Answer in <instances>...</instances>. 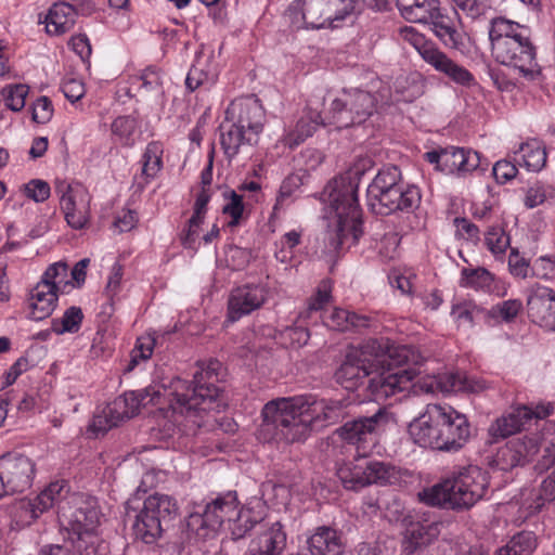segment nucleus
Returning <instances> with one entry per match:
<instances>
[{"instance_id":"obj_1","label":"nucleus","mask_w":555,"mask_h":555,"mask_svg":"<svg viewBox=\"0 0 555 555\" xmlns=\"http://www.w3.org/2000/svg\"><path fill=\"white\" fill-rule=\"evenodd\" d=\"M215 364L218 362L196 372L193 385L178 377L171 380L169 388L155 385L125 392L93 417L92 429L104 434L120 422L137 415L141 406L160 404L162 399H166L169 403L166 411L169 422L182 427L185 434H196L197 429L208 424L209 413L219 408V388L214 384L217 376L212 378Z\"/></svg>"},{"instance_id":"obj_2","label":"nucleus","mask_w":555,"mask_h":555,"mask_svg":"<svg viewBox=\"0 0 555 555\" xmlns=\"http://www.w3.org/2000/svg\"><path fill=\"white\" fill-rule=\"evenodd\" d=\"M344 408L340 400L318 398L312 393L276 398L262 408L261 430L269 440L301 442L312 430L336 423Z\"/></svg>"},{"instance_id":"obj_3","label":"nucleus","mask_w":555,"mask_h":555,"mask_svg":"<svg viewBox=\"0 0 555 555\" xmlns=\"http://www.w3.org/2000/svg\"><path fill=\"white\" fill-rule=\"evenodd\" d=\"M414 443L436 451L456 452L470 438V423L465 414L442 403H428L409 425Z\"/></svg>"},{"instance_id":"obj_4","label":"nucleus","mask_w":555,"mask_h":555,"mask_svg":"<svg viewBox=\"0 0 555 555\" xmlns=\"http://www.w3.org/2000/svg\"><path fill=\"white\" fill-rule=\"evenodd\" d=\"M494 60L527 81H538L542 68L537 62V48L529 27L505 17H494L488 28Z\"/></svg>"},{"instance_id":"obj_5","label":"nucleus","mask_w":555,"mask_h":555,"mask_svg":"<svg viewBox=\"0 0 555 555\" xmlns=\"http://www.w3.org/2000/svg\"><path fill=\"white\" fill-rule=\"evenodd\" d=\"M322 196L333 249L357 244L363 234L358 185L349 177L335 178Z\"/></svg>"},{"instance_id":"obj_6","label":"nucleus","mask_w":555,"mask_h":555,"mask_svg":"<svg viewBox=\"0 0 555 555\" xmlns=\"http://www.w3.org/2000/svg\"><path fill=\"white\" fill-rule=\"evenodd\" d=\"M487 472L468 465L420 492L422 502L448 511L464 512L481 501L488 491Z\"/></svg>"},{"instance_id":"obj_7","label":"nucleus","mask_w":555,"mask_h":555,"mask_svg":"<svg viewBox=\"0 0 555 555\" xmlns=\"http://www.w3.org/2000/svg\"><path fill=\"white\" fill-rule=\"evenodd\" d=\"M67 504L59 511L60 524L68 533L66 542H70L79 552L86 551L87 555L105 552L107 547L98 534V501L94 498L76 495Z\"/></svg>"},{"instance_id":"obj_8","label":"nucleus","mask_w":555,"mask_h":555,"mask_svg":"<svg viewBox=\"0 0 555 555\" xmlns=\"http://www.w3.org/2000/svg\"><path fill=\"white\" fill-rule=\"evenodd\" d=\"M421 191L415 185L401 181V171L396 166L382 168L367 188V205L377 215L395 211H411L421 203Z\"/></svg>"},{"instance_id":"obj_9","label":"nucleus","mask_w":555,"mask_h":555,"mask_svg":"<svg viewBox=\"0 0 555 555\" xmlns=\"http://www.w3.org/2000/svg\"><path fill=\"white\" fill-rule=\"evenodd\" d=\"M409 352L404 346L391 345L387 339H370L346 356L336 372L337 380L346 388H353L359 380L373 374L375 366L384 365L387 358L400 363Z\"/></svg>"},{"instance_id":"obj_10","label":"nucleus","mask_w":555,"mask_h":555,"mask_svg":"<svg viewBox=\"0 0 555 555\" xmlns=\"http://www.w3.org/2000/svg\"><path fill=\"white\" fill-rule=\"evenodd\" d=\"M235 491L220 493L203 506L190 513L186 518V535L189 540L206 541L214 539L221 530H225L230 518L234 517L237 507Z\"/></svg>"},{"instance_id":"obj_11","label":"nucleus","mask_w":555,"mask_h":555,"mask_svg":"<svg viewBox=\"0 0 555 555\" xmlns=\"http://www.w3.org/2000/svg\"><path fill=\"white\" fill-rule=\"evenodd\" d=\"M337 476L345 489L359 491L371 485L400 486L406 473L391 463L362 456L341 464Z\"/></svg>"},{"instance_id":"obj_12","label":"nucleus","mask_w":555,"mask_h":555,"mask_svg":"<svg viewBox=\"0 0 555 555\" xmlns=\"http://www.w3.org/2000/svg\"><path fill=\"white\" fill-rule=\"evenodd\" d=\"M410 352L406 359L400 363H393L387 358L386 363L373 369L374 376L369 380L367 390L375 401L386 400L410 388L411 383L420 374L416 369L420 356L409 346H404Z\"/></svg>"},{"instance_id":"obj_13","label":"nucleus","mask_w":555,"mask_h":555,"mask_svg":"<svg viewBox=\"0 0 555 555\" xmlns=\"http://www.w3.org/2000/svg\"><path fill=\"white\" fill-rule=\"evenodd\" d=\"M400 35L416 50L426 64L448 77L452 82L466 88L476 85L474 75L466 67L450 59L434 41L427 39L415 28L402 27Z\"/></svg>"},{"instance_id":"obj_14","label":"nucleus","mask_w":555,"mask_h":555,"mask_svg":"<svg viewBox=\"0 0 555 555\" xmlns=\"http://www.w3.org/2000/svg\"><path fill=\"white\" fill-rule=\"evenodd\" d=\"M68 268L64 262L50 264L40 281L29 291L27 297V317L41 321L52 314L57 304V293L64 292L69 284Z\"/></svg>"},{"instance_id":"obj_15","label":"nucleus","mask_w":555,"mask_h":555,"mask_svg":"<svg viewBox=\"0 0 555 555\" xmlns=\"http://www.w3.org/2000/svg\"><path fill=\"white\" fill-rule=\"evenodd\" d=\"M376 109V100L367 91L354 89L345 91L341 98L333 100L330 108V125L336 129L364 122Z\"/></svg>"},{"instance_id":"obj_16","label":"nucleus","mask_w":555,"mask_h":555,"mask_svg":"<svg viewBox=\"0 0 555 555\" xmlns=\"http://www.w3.org/2000/svg\"><path fill=\"white\" fill-rule=\"evenodd\" d=\"M55 193L60 197L61 210L68 227L74 230L86 228L91 216V196L89 192L79 183L72 184L66 181H57Z\"/></svg>"},{"instance_id":"obj_17","label":"nucleus","mask_w":555,"mask_h":555,"mask_svg":"<svg viewBox=\"0 0 555 555\" xmlns=\"http://www.w3.org/2000/svg\"><path fill=\"white\" fill-rule=\"evenodd\" d=\"M36 474L35 462L21 453L9 452L0 456V478L5 494L22 493L30 489Z\"/></svg>"},{"instance_id":"obj_18","label":"nucleus","mask_w":555,"mask_h":555,"mask_svg":"<svg viewBox=\"0 0 555 555\" xmlns=\"http://www.w3.org/2000/svg\"><path fill=\"white\" fill-rule=\"evenodd\" d=\"M425 159L446 173L466 175L480 166V155L464 147L448 146L425 153Z\"/></svg>"},{"instance_id":"obj_19","label":"nucleus","mask_w":555,"mask_h":555,"mask_svg":"<svg viewBox=\"0 0 555 555\" xmlns=\"http://www.w3.org/2000/svg\"><path fill=\"white\" fill-rule=\"evenodd\" d=\"M386 423L387 414L379 409L370 417L347 422L337 429V434L343 440L357 446L358 451L365 455L369 447L375 443L378 429Z\"/></svg>"},{"instance_id":"obj_20","label":"nucleus","mask_w":555,"mask_h":555,"mask_svg":"<svg viewBox=\"0 0 555 555\" xmlns=\"http://www.w3.org/2000/svg\"><path fill=\"white\" fill-rule=\"evenodd\" d=\"M225 121L235 122L258 139L264 126L266 114L258 99L254 96L238 98L228 106Z\"/></svg>"},{"instance_id":"obj_21","label":"nucleus","mask_w":555,"mask_h":555,"mask_svg":"<svg viewBox=\"0 0 555 555\" xmlns=\"http://www.w3.org/2000/svg\"><path fill=\"white\" fill-rule=\"evenodd\" d=\"M530 320L546 331H555V291L535 283L527 291Z\"/></svg>"},{"instance_id":"obj_22","label":"nucleus","mask_w":555,"mask_h":555,"mask_svg":"<svg viewBox=\"0 0 555 555\" xmlns=\"http://www.w3.org/2000/svg\"><path fill=\"white\" fill-rule=\"evenodd\" d=\"M268 297L262 284H245L234 288L228 299V319L235 322L261 308Z\"/></svg>"},{"instance_id":"obj_23","label":"nucleus","mask_w":555,"mask_h":555,"mask_svg":"<svg viewBox=\"0 0 555 555\" xmlns=\"http://www.w3.org/2000/svg\"><path fill=\"white\" fill-rule=\"evenodd\" d=\"M67 492L65 481L56 480L47 486L37 496L22 500L18 504L20 518L30 524L42 513L59 503Z\"/></svg>"},{"instance_id":"obj_24","label":"nucleus","mask_w":555,"mask_h":555,"mask_svg":"<svg viewBox=\"0 0 555 555\" xmlns=\"http://www.w3.org/2000/svg\"><path fill=\"white\" fill-rule=\"evenodd\" d=\"M530 408L528 405L513 406L496 417L488 427L490 442H498L513 436L530 424Z\"/></svg>"},{"instance_id":"obj_25","label":"nucleus","mask_w":555,"mask_h":555,"mask_svg":"<svg viewBox=\"0 0 555 555\" xmlns=\"http://www.w3.org/2000/svg\"><path fill=\"white\" fill-rule=\"evenodd\" d=\"M134 503L135 500H129L126 503L127 515L131 517L133 514V534L138 540L153 544L162 538L166 527L159 522L157 517H153L141 506H135Z\"/></svg>"},{"instance_id":"obj_26","label":"nucleus","mask_w":555,"mask_h":555,"mask_svg":"<svg viewBox=\"0 0 555 555\" xmlns=\"http://www.w3.org/2000/svg\"><path fill=\"white\" fill-rule=\"evenodd\" d=\"M437 522H411L403 533L401 552L403 555H415L429 546L439 535Z\"/></svg>"},{"instance_id":"obj_27","label":"nucleus","mask_w":555,"mask_h":555,"mask_svg":"<svg viewBox=\"0 0 555 555\" xmlns=\"http://www.w3.org/2000/svg\"><path fill=\"white\" fill-rule=\"evenodd\" d=\"M534 452L535 447L531 440L514 439L498 450L492 465L500 470L508 472L526 464Z\"/></svg>"},{"instance_id":"obj_28","label":"nucleus","mask_w":555,"mask_h":555,"mask_svg":"<svg viewBox=\"0 0 555 555\" xmlns=\"http://www.w3.org/2000/svg\"><path fill=\"white\" fill-rule=\"evenodd\" d=\"M266 504L260 500H255L244 507H235L234 517L225 528L233 540L244 538L257 524L262 522L266 516Z\"/></svg>"},{"instance_id":"obj_29","label":"nucleus","mask_w":555,"mask_h":555,"mask_svg":"<svg viewBox=\"0 0 555 555\" xmlns=\"http://www.w3.org/2000/svg\"><path fill=\"white\" fill-rule=\"evenodd\" d=\"M286 545V533L280 521L260 525L257 537L251 540L250 547L263 555H281Z\"/></svg>"},{"instance_id":"obj_30","label":"nucleus","mask_w":555,"mask_h":555,"mask_svg":"<svg viewBox=\"0 0 555 555\" xmlns=\"http://www.w3.org/2000/svg\"><path fill=\"white\" fill-rule=\"evenodd\" d=\"M461 285L464 287L495 294L499 297L507 295V286L485 268H464L461 272Z\"/></svg>"},{"instance_id":"obj_31","label":"nucleus","mask_w":555,"mask_h":555,"mask_svg":"<svg viewBox=\"0 0 555 555\" xmlns=\"http://www.w3.org/2000/svg\"><path fill=\"white\" fill-rule=\"evenodd\" d=\"M325 121L318 111L308 108L304 112L293 128L285 131L282 142L289 149H294L301 144L306 139L311 137L320 126L330 125L328 119Z\"/></svg>"},{"instance_id":"obj_32","label":"nucleus","mask_w":555,"mask_h":555,"mask_svg":"<svg viewBox=\"0 0 555 555\" xmlns=\"http://www.w3.org/2000/svg\"><path fill=\"white\" fill-rule=\"evenodd\" d=\"M77 18V11L65 2L54 3L46 16V30L49 35L60 36L69 31Z\"/></svg>"},{"instance_id":"obj_33","label":"nucleus","mask_w":555,"mask_h":555,"mask_svg":"<svg viewBox=\"0 0 555 555\" xmlns=\"http://www.w3.org/2000/svg\"><path fill=\"white\" fill-rule=\"evenodd\" d=\"M218 76L217 64L214 61L198 57L186 75L185 86L191 91L198 88L208 90L217 82Z\"/></svg>"},{"instance_id":"obj_34","label":"nucleus","mask_w":555,"mask_h":555,"mask_svg":"<svg viewBox=\"0 0 555 555\" xmlns=\"http://www.w3.org/2000/svg\"><path fill=\"white\" fill-rule=\"evenodd\" d=\"M140 506L153 517H157L165 527L176 518L179 512L177 501L172 496L163 493L146 496Z\"/></svg>"},{"instance_id":"obj_35","label":"nucleus","mask_w":555,"mask_h":555,"mask_svg":"<svg viewBox=\"0 0 555 555\" xmlns=\"http://www.w3.org/2000/svg\"><path fill=\"white\" fill-rule=\"evenodd\" d=\"M220 143L227 157L232 158L240 152L241 146L251 145L257 142V138L247 133V130L241 128L235 122H227L221 126Z\"/></svg>"},{"instance_id":"obj_36","label":"nucleus","mask_w":555,"mask_h":555,"mask_svg":"<svg viewBox=\"0 0 555 555\" xmlns=\"http://www.w3.org/2000/svg\"><path fill=\"white\" fill-rule=\"evenodd\" d=\"M302 3L301 15L307 27L320 29L336 27L333 25L332 8L327 0H299Z\"/></svg>"},{"instance_id":"obj_37","label":"nucleus","mask_w":555,"mask_h":555,"mask_svg":"<svg viewBox=\"0 0 555 555\" xmlns=\"http://www.w3.org/2000/svg\"><path fill=\"white\" fill-rule=\"evenodd\" d=\"M320 321L330 330L344 332L351 328L367 327L371 320L366 315L335 308L331 312L323 314Z\"/></svg>"},{"instance_id":"obj_38","label":"nucleus","mask_w":555,"mask_h":555,"mask_svg":"<svg viewBox=\"0 0 555 555\" xmlns=\"http://www.w3.org/2000/svg\"><path fill=\"white\" fill-rule=\"evenodd\" d=\"M516 160L528 171L539 172L546 165V150L543 143L537 139L528 140L520 144L515 152Z\"/></svg>"},{"instance_id":"obj_39","label":"nucleus","mask_w":555,"mask_h":555,"mask_svg":"<svg viewBox=\"0 0 555 555\" xmlns=\"http://www.w3.org/2000/svg\"><path fill=\"white\" fill-rule=\"evenodd\" d=\"M311 554L339 555L343 552L340 538L330 527H319L308 540Z\"/></svg>"},{"instance_id":"obj_40","label":"nucleus","mask_w":555,"mask_h":555,"mask_svg":"<svg viewBox=\"0 0 555 555\" xmlns=\"http://www.w3.org/2000/svg\"><path fill=\"white\" fill-rule=\"evenodd\" d=\"M402 15L412 23H428L439 7V0H397Z\"/></svg>"},{"instance_id":"obj_41","label":"nucleus","mask_w":555,"mask_h":555,"mask_svg":"<svg viewBox=\"0 0 555 555\" xmlns=\"http://www.w3.org/2000/svg\"><path fill=\"white\" fill-rule=\"evenodd\" d=\"M111 131L113 142L124 147H132L140 137L139 122L131 115L116 117Z\"/></svg>"},{"instance_id":"obj_42","label":"nucleus","mask_w":555,"mask_h":555,"mask_svg":"<svg viewBox=\"0 0 555 555\" xmlns=\"http://www.w3.org/2000/svg\"><path fill=\"white\" fill-rule=\"evenodd\" d=\"M431 29L435 35L443 42L444 46L456 49L461 44L462 35L457 30L451 17L442 14L440 9H436L433 17L429 18Z\"/></svg>"},{"instance_id":"obj_43","label":"nucleus","mask_w":555,"mask_h":555,"mask_svg":"<svg viewBox=\"0 0 555 555\" xmlns=\"http://www.w3.org/2000/svg\"><path fill=\"white\" fill-rule=\"evenodd\" d=\"M333 283L331 280H322L314 294L308 300L307 308L301 311L302 319H312L315 323H319L320 318L323 315L321 312L325 305L332 299Z\"/></svg>"},{"instance_id":"obj_44","label":"nucleus","mask_w":555,"mask_h":555,"mask_svg":"<svg viewBox=\"0 0 555 555\" xmlns=\"http://www.w3.org/2000/svg\"><path fill=\"white\" fill-rule=\"evenodd\" d=\"M140 90L153 102L154 105L164 106L165 91L162 73L155 67L145 68L141 76Z\"/></svg>"},{"instance_id":"obj_45","label":"nucleus","mask_w":555,"mask_h":555,"mask_svg":"<svg viewBox=\"0 0 555 555\" xmlns=\"http://www.w3.org/2000/svg\"><path fill=\"white\" fill-rule=\"evenodd\" d=\"M163 145L157 141H152L146 145L141 159L142 176L145 178L146 183L160 172L163 168Z\"/></svg>"},{"instance_id":"obj_46","label":"nucleus","mask_w":555,"mask_h":555,"mask_svg":"<svg viewBox=\"0 0 555 555\" xmlns=\"http://www.w3.org/2000/svg\"><path fill=\"white\" fill-rule=\"evenodd\" d=\"M485 313V310L472 300H463L452 306L451 317L457 326L473 327Z\"/></svg>"},{"instance_id":"obj_47","label":"nucleus","mask_w":555,"mask_h":555,"mask_svg":"<svg viewBox=\"0 0 555 555\" xmlns=\"http://www.w3.org/2000/svg\"><path fill=\"white\" fill-rule=\"evenodd\" d=\"M83 320L81 308L72 306L67 308L61 318L52 319L51 331L56 335L77 333Z\"/></svg>"},{"instance_id":"obj_48","label":"nucleus","mask_w":555,"mask_h":555,"mask_svg":"<svg viewBox=\"0 0 555 555\" xmlns=\"http://www.w3.org/2000/svg\"><path fill=\"white\" fill-rule=\"evenodd\" d=\"M297 188L298 184L296 182V178L288 177L283 180L276 194L275 203L272 207V212L269 217V223H272L279 219L281 211L285 210L289 205L292 196Z\"/></svg>"},{"instance_id":"obj_49","label":"nucleus","mask_w":555,"mask_h":555,"mask_svg":"<svg viewBox=\"0 0 555 555\" xmlns=\"http://www.w3.org/2000/svg\"><path fill=\"white\" fill-rule=\"evenodd\" d=\"M548 201L555 202V188L551 184L535 182L527 189L524 204L531 209Z\"/></svg>"},{"instance_id":"obj_50","label":"nucleus","mask_w":555,"mask_h":555,"mask_svg":"<svg viewBox=\"0 0 555 555\" xmlns=\"http://www.w3.org/2000/svg\"><path fill=\"white\" fill-rule=\"evenodd\" d=\"M537 547V537L531 531H522L515 534L508 543L503 546V555L514 552V555H531Z\"/></svg>"},{"instance_id":"obj_51","label":"nucleus","mask_w":555,"mask_h":555,"mask_svg":"<svg viewBox=\"0 0 555 555\" xmlns=\"http://www.w3.org/2000/svg\"><path fill=\"white\" fill-rule=\"evenodd\" d=\"M223 197L225 203L222 207V212L230 217L228 224L235 227L240 223L245 210L244 195L236 191H225Z\"/></svg>"},{"instance_id":"obj_52","label":"nucleus","mask_w":555,"mask_h":555,"mask_svg":"<svg viewBox=\"0 0 555 555\" xmlns=\"http://www.w3.org/2000/svg\"><path fill=\"white\" fill-rule=\"evenodd\" d=\"M485 244L493 256H502L509 247V235L501 227H490L485 234Z\"/></svg>"},{"instance_id":"obj_53","label":"nucleus","mask_w":555,"mask_h":555,"mask_svg":"<svg viewBox=\"0 0 555 555\" xmlns=\"http://www.w3.org/2000/svg\"><path fill=\"white\" fill-rule=\"evenodd\" d=\"M450 2L459 17L461 12L473 21L485 16L490 9L488 0H450Z\"/></svg>"},{"instance_id":"obj_54","label":"nucleus","mask_w":555,"mask_h":555,"mask_svg":"<svg viewBox=\"0 0 555 555\" xmlns=\"http://www.w3.org/2000/svg\"><path fill=\"white\" fill-rule=\"evenodd\" d=\"M317 324L312 319H302L301 313L298 314L297 320L293 326L287 327L283 335L291 341L293 347H301L309 340L310 333L308 325Z\"/></svg>"},{"instance_id":"obj_55","label":"nucleus","mask_w":555,"mask_h":555,"mask_svg":"<svg viewBox=\"0 0 555 555\" xmlns=\"http://www.w3.org/2000/svg\"><path fill=\"white\" fill-rule=\"evenodd\" d=\"M29 88L26 85H9L2 89V96L4 104L13 112H20L24 108L26 96Z\"/></svg>"},{"instance_id":"obj_56","label":"nucleus","mask_w":555,"mask_h":555,"mask_svg":"<svg viewBox=\"0 0 555 555\" xmlns=\"http://www.w3.org/2000/svg\"><path fill=\"white\" fill-rule=\"evenodd\" d=\"M327 5L332 8L333 24L344 21L351 14L362 12L365 7L364 0H327Z\"/></svg>"},{"instance_id":"obj_57","label":"nucleus","mask_w":555,"mask_h":555,"mask_svg":"<svg viewBox=\"0 0 555 555\" xmlns=\"http://www.w3.org/2000/svg\"><path fill=\"white\" fill-rule=\"evenodd\" d=\"M155 348V337L152 335H144L137 339L135 346L130 354V362L127 371H132L140 361L149 360Z\"/></svg>"},{"instance_id":"obj_58","label":"nucleus","mask_w":555,"mask_h":555,"mask_svg":"<svg viewBox=\"0 0 555 555\" xmlns=\"http://www.w3.org/2000/svg\"><path fill=\"white\" fill-rule=\"evenodd\" d=\"M531 276L544 280H555V257L544 255L538 257L531 264Z\"/></svg>"},{"instance_id":"obj_59","label":"nucleus","mask_w":555,"mask_h":555,"mask_svg":"<svg viewBox=\"0 0 555 555\" xmlns=\"http://www.w3.org/2000/svg\"><path fill=\"white\" fill-rule=\"evenodd\" d=\"M23 192L27 198L36 203H43L50 197L51 189L48 182L33 179L23 185Z\"/></svg>"},{"instance_id":"obj_60","label":"nucleus","mask_w":555,"mask_h":555,"mask_svg":"<svg viewBox=\"0 0 555 555\" xmlns=\"http://www.w3.org/2000/svg\"><path fill=\"white\" fill-rule=\"evenodd\" d=\"M53 105L48 96L38 98L33 104L31 118L37 124H46L53 116Z\"/></svg>"},{"instance_id":"obj_61","label":"nucleus","mask_w":555,"mask_h":555,"mask_svg":"<svg viewBox=\"0 0 555 555\" xmlns=\"http://www.w3.org/2000/svg\"><path fill=\"white\" fill-rule=\"evenodd\" d=\"M440 392L443 395L461 392L463 390V374L447 372L438 374Z\"/></svg>"},{"instance_id":"obj_62","label":"nucleus","mask_w":555,"mask_h":555,"mask_svg":"<svg viewBox=\"0 0 555 555\" xmlns=\"http://www.w3.org/2000/svg\"><path fill=\"white\" fill-rule=\"evenodd\" d=\"M121 281L122 266L119 262H115L111 268L105 287V295L111 301H113L119 295L121 291Z\"/></svg>"},{"instance_id":"obj_63","label":"nucleus","mask_w":555,"mask_h":555,"mask_svg":"<svg viewBox=\"0 0 555 555\" xmlns=\"http://www.w3.org/2000/svg\"><path fill=\"white\" fill-rule=\"evenodd\" d=\"M204 222V218L192 215L188 222V227L181 234L182 245L186 248H195L196 242L199 237L201 227Z\"/></svg>"},{"instance_id":"obj_64","label":"nucleus","mask_w":555,"mask_h":555,"mask_svg":"<svg viewBox=\"0 0 555 555\" xmlns=\"http://www.w3.org/2000/svg\"><path fill=\"white\" fill-rule=\"evenodd\" d=\"M508 269L509 273L518 279H526L531 272V266L529 262L520 257L517 249H512L508 256Z\"/></svg>"}]
</instances>
